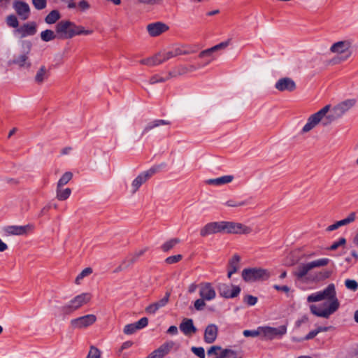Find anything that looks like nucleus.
I'll list each match as a JSON object with an SVG mask.
<instances>
[{
  "instance_id": "obj_16",
  "label": "nucleus",
  "mask_w": 358,
  "mask_h": 358,
  "mask_svg": "<svg viewBox=\"0 0 358 358\" xmlns=\"http://www.w3.org/2000/svg\"><path fill=\"white\" fill-rule=\"evenodd\" d=\"M275 88L279 92H293L296 88V84L293 79L284 77L278 79L275 83Z\"/></svg>"
},
{
  "instance_id": "obj_8",
  "label": "nucleus",
  "mask_w": 358,
  "mask_h": 358,
  "mask_svg": "<svg viewBox=\"0 0 358 358\" xmlns=\"http://www.w3.org/2000/svg\"><path fill=\"white\" fill-rule=\"evenodd\" d=\"M222 234H248L252 231V229L243 224L222 221Z\"/></svg>"
},
{
  "instance_id": "obj_20",
  "label": "nucleus",
  "mask_w": 358,
  "mask_h": 358,
  "mask_svg": "<svg viewBox=\"0 0 358 358\" xmlns=\"http://www.w3.org/2000/svg\"><path fill=\"white\" fill-rule=\"evenodd\" d=\"M146 29L150 36L156 37L167 31L169 29V27L164 22H156L148 24Z\"/></svg>"
},
{
  "instance_id": "obj_42",
  "label": "nucleus",
  "mask_w": 358,
  "mask_h": 358,
  "mask_svg": "<svg viewBox=\"0 0 358 358\" xmlns=\"http://www.w3.org/2000/svg\"><path fill=\"white\" fill-rule=\"evenodd\" d=\"M171 77H169V73L167 74V76L163 77L160 75L156 74L150 77L148 83L150 85H155L158 83H164L166 80H169Z\"/></svg>"
},
{
  "instance_id": "obj_60",
  "label": "nucleus",
  "mask_w": 358,
  "mask_h": 358,
  "mask_svg": "<svg viewBox=\"0 0 358 358\" xmlns=\"http://www.w3.org/2000/svg\"><path fill=\"white\" fill-rule=\"evenodd\" d=\"M228 45H229L228 42H222V43H220L212 48L214 50V51H217L220 49L225 48Z\"/></svg>"
},
{
  "instance_id": "obj_33",
  "label": "nucleus",
  "mask_w": 358,
  "mask_h": 358,
  "mask_svg": "<svg viewBox=\"0 0 358 358\" xmlns=\"http://www.w3.org/2000/svg\"><path fill=\"white\" fill-rule=\"evenodd\" d=\"M141 64L147 65L149 66H157L162 64L161 55L159 53L156 54L153 57L141 59L140 61Z\"/></svg>"
},
{
  "instance_id": "obj_35",
  "label": "nucleus",
  "mask_w": 358,
  "mask_h": 358,
  "mask_svg": "<svg viewBox=\"0 0 358 358\" xmlns=\"http://www.w3.org/2000/svg\"><path fill=\"white\" fill-rule=\"evenodd\" d=\"M175 343L173 341H168L160 345L156 350L163 358L165 355L169 354L171 350L173 348Z\"/></svg>"
},
{
  "instance_id": "obj_13",
  "label": "nucleus",
  "mask_w": 358,
  "mask_h": 358,
  "mask_svg": "<svg viewBox=\"0 0 358 358\" xmlns=\"http://www.w3.org/2000/svg\"><path fill=\"white\" fill-rule=\"evenodd\" d=\"M147 250L148 248H144L143 249L134 252L133 254L130 255V257L124 259L120 263V264L115 269L114 272L118 273L127 268L129 266H130L131 264L136 262L141 256L143 255Z\"/></svg>"
},
{
  "instance_id": "obj_2",
  "label": "nucleus",
  "mask_w": 358,
  "mask_h": 358,
  "mask_svg": "<svg viewBox=\"0 0 358 358\" xmlns=\"http://www.w3.org/2000/svg\"><path fill=\"white\" fill-rule=\"evenodd\" d=\"M58 38H71L76 35L91 34L92 30H85L82 26H78L69 20H62L56 25Z\"/></svg>"
},
{
  "instance_id": "obj_7",
  "label": "nucleus",
  "mask_w": 358,
  "mask_h": 358,
  "mask_svg": "<svg viewBox=\"0 0 358 358\" xmlns=\"http://www.w3.org/2000/svg\"><path fill=\"white\" fill-rule=\"evenodd\" d=\"M329 109L330 105H327L317 113L311 115L308 117L306 124L303 126L301 133H308L314 129L324 117H327V114L329 111Z\"/></svg>"
},
{
  "instance_id": "obj_48",
  "label": "nucleus",
  "mask_w": 358,
  "mask_h": 358,
  "mask_svg": "<svg viewBox=\"0 0 358 358\" xmlns=\"http://www.w3.org/2000/svg\"><path fill=\"white\" fill-rule=\"evenodd\" d=\"M6 22L8 26L16 28L18 27V20L16 17V16L13 15H8L6 19Z\"/></svg>"
},
{
  "instance_id": "obj_37",
  "label": "nucleus",
  "mask_w": 358,
  "mask_h": 358,
  "mask_svg": "<svg viewBox=\"0 0 358 358\" xmlns=\"http://www.w3.org/2000/svg\"><path fill=\"white\" fill-rule=\"evenodd\" d=\"M187 73V72L186 65H179L178 66H176L174 69H173L171 71L169 72V77H171V78L183 76Z\"/></svg>"
},
{
  "instance_id": "obj_41",
  "label": "nucleus",
  "mask_w": 358,
  "mask_h": 358,
  "mask_svg": "<svg viewBox=\"0 0 358 358\" xmlns=\"http://www.w3.org/2000/svg\"><path fill=\"white\" fill-rule=\"evenodd\" d=\"M73 178V173L71 171L65 172L57 182V186L58 187H63L66 185Z\"/></svg>"
},
{
  "instance_id": "obj_57",
  "label": "nucleus",
  "mask_w": 358,
  "mask_h": 358,
  "mask_svg": "<svg viewBox=\"0 0 358 358\" xmlns=\"http://www.w3.org/2000/svg\"><path fill=\"white\" fill-rule=\"evenodd\" d=\"M214 50L213 49V48H208V49H206L205 50H203L201 51L200 53H199V57L202 58V57H207V56H210L212 55L213 52H214Z\"/></svg>"
},
{
  "instance_id": "obj_15",
  "label": "nucleus",
  "mask_w": 358,
  "mask_h": 358,
  "mask_svg": "<svg viewBox=\"0 0 358 358\" xmlns=\"http://www.w3.org/2000/svg\"><path fill=\"white\" fill-rule=\"evenodd\" d=\"M34 229V226L32 224H28L24 226L11 225L8 226L4 229L7 235L22 236L26 235Z\"/></svg>"
},
{
  "instance_id": "obj_39",
  "label": "nucleus",
  "mask_w": 358,
  "mask_h": 358,
  "mask_svg": "<svg viewBox=\"0 0 358 358\" xmlns=\"http://www.w3.org/2000/svg\"><path fill=\"white\" fill-rule=\"evenodd\" d=\"M60 17L59 12L57 10H53L45 17V22L49 24H54Z\"/></svg>"
},
{
  "instance_id": "obj_5",
  "label": "nucleus",
  "mask_w": 358,
  "mask_h": 358,
  "mask_svg": "<svg viewBox=\"0 0 358 358\" xmlns=\"http://www.w3.org/2000/svg\"><path fill=\"white\" fill-rule=\"evenodd\" d=\"M357 103L355 99H349L344 100L333 107L331 113L327 115V119L329 120L327 122H323L324 124H327L330 122H333L338 118H341L352 108H353Z\"/></svg>"
},
{
  "instance_id": "obj_21",
  "label": "nucleus",
  "mask_w": 358,
  "mask_h": 358,
  "mask_svg": "<svg viewBox=\"0 0 358 358\" xmlns=\"http://www.w3.org/2000/svg\"><path fill=\"white\" fill-rule=\"evenodd\" d=\"M148 324V320L147 317H142L138 322L127 324L123 329L124 334L127 335H131L134 334L137 330L141 329L145 327Z\"/></svg>"
},
{
  "instance_id": "obj_28",
  "label": "nucleus",
  "mask_w": 358,
  "mask_h": 358,
  "mask_svg": "<svg viewBox=\"0 0 358 358\" xmlns=\"http://www.w3.org/2000/svg\"><path fill=\"white\" fill-rule=\"evenodd\" d=\"M234 180V176L231 175L223 176L217 178L208 179L206 183L209 185L221 186L230 183Z\"/></svg>"
},
{
  "instance_id": "obj_62",
  "label": "nucleus",
  "mask_w": 358,
  "mask_h": 358,
  "mask_svg": "<svg viewBox=\"0 0 358 358\" xmlns=\"http://www.w3.org/2000/svg\"><path fill=\"white\" fill-rule=\"evenodd\" d=\"M132 345H133L132 341H129L124 342L122 343V346L120 347V352H122L125 349L129 348L130 347L132 346Z\"/></svg>"
},
{
  "instance_id": "obj_19",
  "label": "nucleus",
  "mask_w": 358,
  "mask_h": 358,
  "mask_svg": "<svg viewBox=\"0 0 358 358\" xmlns=\"http://www.w3.org/2000/svg\"><path fill=\"white\" fill-rule=\"evenodd\" d=\"M222 234V221L207 223L200 229V236L206 237L215 234Z\"/></svg>"
},
{
  "instance_id": "obj_24",
  "label": "nucleus",
  "mask_w": 358,
  "mask_h": 358,
  "mask_svg": "<svg viewBox=\"0 0 358 358\" xmlns=\"http://www.w3.org/2000/svg\"><path fill=\"white\" fill-rule=\"evenodd\" d=\"M50 68L41 65L36 71L34 76V82L38 85L43 84L50 76Z\"/></svg>"
},
{
  "instance_id": "obj_64",
  "label": "nucleus",
  "mask_w": 358,
  "mask_h": 358,
  "mask_svg": "<svg viewBox=\"0 0 358 358\" xmlns=\"http://www.w3.org/2000/svg\"><path fill=\"white\" fill-rule=\"evenodd\" d=\"M227 358H241V357L238 356V355L237 354L236 352L229 349V353L227 355Z\"/></svg>"
},
{
  "instance_id": "obj_55",
  "label": "nucleus",
  "mask_w": 358,
  "mask_h": 358,
  "mask_svg": "<svg viewBox=\"0 0 358 358\" xmlns=\"http://www.w3.org/2000/svg\"><path fill=\"white\" fill-rule=\"evenodd\" d=\"M205 301L206 300L201 297L200 299H196L194 303L195 309L197 310H202L206 306Z\"/></svg>"
},
{
  "instance_id": "obj_58",
  "label": "nucleus",
  "mask_w": 358,
  "mask_h": 358,
  "mask_svg": "<svg viewBox=\"0 0 358 358\" xmlns=\"http://www.w3.org/2000/svg\"><path fill=\"white\" fill-rule=\"evenodd\" d=\"M274 289L278 290V291H282L284 292H289V287L287 285H283V286H280V285H275L273 286Z\"/></svg>"
},
{
  "instance_id": "obj_45",
  "label": "nucleus",
  "mask_w": 358,
  "mask_h": 358,
  "mask_svg": "<svg viewBox=\"0 0 358 358\" xmlns=\"http://www.w3.org/2000/svg\"><path fill=\"white\" fill-rule=\"evenodd\" d=\"M101 351L96 347L92 345L90 348V350L86 358H101Z\"/></svg>"
},
{
  "instance_id": "obj_26",
  "label": "nucleus",
  "mask_w": 358,
  "mask_h": 358,
  "mask_svg": "<svg viewBox=\"0 0 358 358\" xmlns=\"http://www.w3.org/2000/svg\"><path fill=\"white\" fill-rule=\"evenodd\" d=\"M355 220H356V213L355 212H352L345 218H344L341 220L337 221L334 224L329 226L327 228V231H331L336 230L342 226L348 225V224L355 222Z\"/></svg>"
},
{
  "instance_id": "obj_30",
  "label": "nucleus",
  "mask_w": 358,
  "mask_h": 358,
  "mask_svg": "<svg viewBox=\"0 0 358 358\" xmlns=\"http://www.w3.org/2000/svg\"><path fill=\"white\" fill-rule=\"evenodd\" d=\"M171 122L166 120H155L148 123L143 129V133H148L150 131L159 128L162 126H170Z\"/></svg>"
},
{
  "instance_id": "obj_53",
  "label": "nucleus",
  "mask_w": 358,
  "mask_h": 358,
  "mask_svg": "<svg viewBox=\"0 0 358 358\" xmlns=\"http://www.w3.org/2000/svg\"><path fill=\"white\" fill-rule=\"evenodd\" d=\"M32 3L36 9L42 10L46 7V0H32Z\"/></svg>"
},
{
  "instance_id": "obj_23",
  "label": "nucleus",
  "mask_w": 358,
  "mask_h": 358,
  "mask_svg": "<svg viewBox=\"0 0 358 358\" xmlns=\"http://www.w3.org/2000/svg\"><path fill=\"white\" fill-rule=\"evenodd\" d=\"M13 8L20 19L25 20L29 17L30 8L29 5L23 1H15Z\"/></svg>"
},
{
  "instance_id": "obj_38",
  "label": "nucleus",
  "mask_w": 358,
  "mask_h": 358,
  "mask_svg": "<svg viewBox=\"0 0 358 358\" xmlns=\"http://www.w3.org/2000/svg\"><path fill=\"white\" fill-rule=\"evenodd\" d=\"M180 243V240L178 238H173L162 245L161 248L164 252H168L173 249L177 244Z\"/></svg>"
},
{
  "instance_id": "obj_12",
  "label": "nucleus",
  "mask_w": 358,
  "mask_h": 358,
  "mask_svg": "<svg viewBox=\"0 0 358 358\" xmlns=\"http://www.w3.org/2000/svg\"><path fill=\"white\" fill-rule=\"evenodd\" d=\"M217 289L220 294L227 299L234 298L237 296L241 292V288L238 286L226 283L219 284L217 285Z\"/></svg>"
},
{
  "instance_id": "obj_4",
  "label": "nucleus",
  "mask_w": 358,
  "mask_h": 358,
  "mask_svg": "<svg viewBox=\"0 0 358 358\" xmlns=\"http://www.w3.org/2000/svg\"><path fill=\"white\" fill-rule=\"evenodd\" d=\"M92 299L90 293L85 292L73 297L68 303L61 307L62 313L69 315L80 308L83 306L87 304Z\"/></svg>"
},
{
  "instance_id": "obj_51",
  "label": "nucleus",
  "mask_w": 358,
  "mask_h": 358,
  "mask_svg": "<svg viewBox=\"0 0 358 358\" xmlns=\"http://www.w3.org/2000/svg\"><path fill=\"white\" fill-rule=\"evenodd\" d=\"M243 302L248 306H255L257 303V298L248 294L243 297Z\"/></svg>"
},
{
  "instance_id": "obj_27",
  "label": "nucleus",
  "mask_w": 358,
  "mask_h": 358,
  "mask_svg": "<svg viewBox=\"0 0 358 358\" xmlns=\"http://www.w3.org/2000/svg\"><path fill=\"white\" fill-rule=\"evenodd\" d=\"M180 329L186 336H191L196 332L192 319H184L180 324Z\"/></svg>"
},
{
  "instance_id": "obj_50",
  "label": "nucleus",
  "mask_w": 358,
  "mask_h": 358,
  "mask_svg": "<svg viewBox=\"0 0 358 358\" xmlns=\"http://www.w3.org/2000/svg\"><path fill=\"white\" fill-rule=\"evenodd\" d=\"M345 287L352 291H356L358 288V284L355 280L348 279L345 281Z\"/></svg>"
},
{
  "instance_id": "obj_54",
  "label": "nucleus",
  "mask_w": 358,
  "mask_h": 358,
  "mask_svg": "<svg viewBox=\"0 0 358 358\" xmlns=\"http://www.w3.org/2000/svg\"><path fill=\"white\" fill-rule=\"evenodd\" d=\"M221 350V347L218 345L211 346L207 351L208 356L215 355L216 357L218 356L219 352Z\"/></svg>"
},
{
  "instance_id": "obj_17",
  "label": "nucleus",
  "mask_w": 358,
  "mask_h": 358,
  "mask_svg": "<svg viewBox=\"0 0 358 358\" xmlns=\"http://www.w3.org/2000/svg\"><path fill=\"white\" fill-rule=\"evenodd\" d=\"M170 296L171 293L169 292H166L164 297L150 304L145 308V310L146 313L150 315L155 314L159 309L165 307L168 304Z\"/></svg>"
},
{
  "instance_id": "obj_43",
  "label": "nucleus",
  "mask_w": 358,
  "mask_h": 358,
  "mask_svg": "<svg viewBox=\"0 0 358 358\" xmlns=\"http://www.w3.org/2000/svg\"><path fill=\"white\" fill-rule=\"evenodd\" d=\"M91 273H92V268L90 267H87L85 269H83L76 277L75 280V283L76 285H80V281L85 278L88 275H90Z\"/></svg>"
},
{
  "instance_id": "obj_3",
  "label": "nucleus",
  "mask_w": 358,
  "mask_h": 358,
  "mask_svg": "<svg viewBox=\"0 0 358 358\" xmlns=\"http://www.w3.org/2000/svg\"><path fill=\"white\" fill-rule=\"evenodd\" d=\"M350 46V43L348 41H341L334 43L331 46L330 51L336 54V56L332 58L330 62L335 65L347 61L352 55Z\"/></svg>"
},
{
  "instance_id": "obj_63",
  "label": "nucleus",
  "mask_w": 358,
  "mask_h": 358,
  "mask_svg": "<svg viewBox=\"0 0 358 358\" xmlns=\"http://www.w3.org/2000/svg\"><path fill=\"white\" fill-rule=\"evenodd\" d=\"M317 332L316 331V330H313L311 331H310L306 336H305V339L306 340H310V339H313V338H315L317 335Z\"/></svg>"
},
{
  "instance_id": "obj_14",
  "label": "nucleus",
  "mask_w": 358,
  "mask_h": 358,
  "mask_svg": "<svg viewBox=\"0 0 358 358\" xmlns=\"http://www.w3.org/2000/svg\"><path fill=\"white\" fill-rule=\"evenodd\" d=\"M287 332V327L282 325L278 327H262V336L267 339H273L276 337H281Z\"/></svg>"
},
{
  "instance_id": "obj_18",
  "label": "nucleus",
  "mask_w": 358,
  "mask_h": 358,
  "mask_svg": "<svg viewBox=\"0 0 358 358\" xmlns=\"http://www.w3.org/2000/svg\"><path fill=\"white\" fill-rule=\"evenodd\" d=\"M199 296L206 301L213 300L216 297V292L210 282H201L199 285Z\"/></svg>"
},
{
  "instance_id": "obj_56",
  "label": "nucleus",
  "mask_w": 358,
  "mask_h": 358,
  "mask_svg": "<svg viewBox=\"0 0 358 358\" xmlns=\"http://www.w3.org/2000/svg\"><path fill=\"white\" fill-rule=\"evenodd\" d=\"M346 243V240L345 238H341L337 242H335L331 246H330V250H336L339 246L341 245H345Z\"/></svg>"
},
{
  "instance_id": "obj_9",
  "label": "nucleus",
  "mask_w": 358,
  "mask_h": 358,
  "mask_svg": "<svg viewBox=\"0 0 358 358\" xmlns=\"http://www.w3.org/2000/svg\"><path fill=\"white\" fill-rule=\"evenodd\" d=\"M96 321V317L94 314H88L71 320L70 324L72 328L82 329L87 328L94 324Z\"/></svg>"
},
{
  "instance_id": "obj_61",
  "label": "nucleus",
  "mask_w": 358,
  "mask_h": 358,
  "mask_svg": "<svg viewBox=\"0 0 358 358\" xmlns=\"http://www.w3.org/2000/svg\"><path fill=\"white\" fill-rule=\"evenodd\" d=\"M229 353V349H224L222 350L221 348V350L219 352L218 356L217 358H227V355Z\"/></svg>"
},
{
  "instance_id": "obj_36",
  "label": "nucleus",
  "mask_w": 358,
  "mask_h": 358,
  "mask_svg": "<svg viewBox=\"0 0 358 358\" xmlns=\"http://www.w3.org/2000/svg\"><path fill=\"white\" fill-rule=\"evenodd\" d=\"M330 262L328 258H321L312 262H307L310 271L315 268H320L326 266Z\"/></svg>"
},
{
  "instance_id": "obj_59",
  "label": "nucleus",
  "mask_w": 358,
  "mask_h": 358,
  "mask_svg": "<svg viewBox=\"0 0 358 358\" xmlns=\"http://www.w3.org/2000/svg\"><path fill=\"white\" fill-rule=\"evenodd\" d=\"M200 67L201 66L199 65V66H196L194 64L186 65L187 72V73L194 72V71H196L197 69H199Z\"/></svg>"
},
{
  "instance_id": "obj_52",
  "label": "nucleus",
  "mask_w": 358,
  "mask_h": 358,
  "mask_svg": "<svg viewBox=\"0 0 358 358\" xmlns=\"http://www.w3.org/2000/svg\"><path fill=\"white\" fill-rule=\"evenodd\" d=\"M78 7L82 12H85L91 8L90 3L87 0H80L78 3Z\"/></svg>"
},
{
  "instance_id": "obj_44",
  "label": "nucleus",
  "mask_w": 358,
  "mask_h": 358,
  "mask_svg": "<svg viewBox=\"0 0 358 358\" xmlns=\"http://www.w3.org/2000/svg\"><path fill=\"white\" fill-rule=\"evenodd\" d=\"M224 204L227 207L237 208L246 205L247 202L245 201H238L234 199H229Z\"/></svg>"
},
{
  "instance_id": "obj_1",
  "label": "nucleus",
  "mask_w": 358,
  "mask_h": 358,
  "mask_svg": "<svg viewBox=\"0 0 358 358\" xmlns=\"http://www.w3.org/2000/svg\"><path fill=\"white\" fill-rule=\"evenodd\" d=\"M322 300H327V301L320 306L311 305L310 306V312L317 317L329 318L340 306L334 284H329L324 290L313 293L307 298L308 302H317Z\"/></svg>"
},
{
  "instance_id": "obj_22",
  "label": "nucleus",
  "mask_w": 358,
  "mask_h": 358,
  "mask_svg": "<svg viewBox=\"0 0 358 358\" xmlns=\"http://www.w3.org/2000/svg\"><path fill=\"white\" fill-rule=\"evenodd\" d=\"M36 32V26L34 22H29L24 24L20 27L17 28L15 33L19 35L20 38H24L28 36H33Z\"/></svg>"
},
{
  "instance_id": "obj_47",
  "label": "nucleus",
  "mask_w": 358,
  "mask_h": 358,
  "mask_svg": "<svg viewBox=\"0 0 358 358\" xmlns=\"http://www.w3.org/2000/svg\"><path fill=\"white\" fill-rule=\"evenodd\" d=\"M182 255H173V256H170V257H168L167 258H166L165 262L167 264H173L179 262L180 260H182Z\"/></svg>"
},
{
  "instance_id": "obj_34",
  "label": "nucleus",
  "mask_w": 358,
  "mask_h": 358,
  "mask_svg": "<svg viewBox=\"0 0 358 358\" xmlns=\"http://www.w3.org/2000/svg\"><path fill=\"white\" fill-rule=\"evenodd\" d=\"M71 194V189L69 187L63 189L62 187H58L56 189V198L59 201L66 200Z\"/></svg>"
},
{
  "instance_id": "obj_25",
  "label": "nucleus",
  "mask_w": 358,
  "mask_h": 358,
  "mask_svg": "<svg viewBox=\"0 0 358 358\" xmlns=\"http://www.w3.org/2000/svg\"><path fill=\"white\" fill-rule=\"evenodd\" d=\"M218 327L214 324H208L204 331V341L207 343H213L217 338Z\"/></svg>"
},
{
  "instance_id": "obj_6",
  "label": "nucleus",
  "mask_w": 358,
  "mask_h": 358,
  "mask_svg": "<svg viewBox=\"0 0 358 358\" xmlns=\"http://www.w3.org/2000/svg\"><path fill=\"white\" fill-rule=\"evenodd\" d=\"M241 275L245 282H252L268 280L271 277V272L260 267L247 268L242 271Z\"/></svg>"
},
{
  "instance_id": "obj_11",
  "label": "nucleus",
  "mask_w": 358,
  "mask_h": 358,
  "mask_svg": "<svg viewBox=\"0 0 358 358\" xmlns=\"http://www.w3.org/2000/svg\"><path fill=\"white\" fill-rule=\"evenodd\" d=\"M22 45L26 48L27 50L23 54L16 57L13 59V63L20 67L29 69L31 66V63L29 59L28 55L31 50V43L29 41H23Z\"/></svg>"
},
{
  "instance_id": "obj_10",
  "label": "nucleus",
  "mask_w": 358,
  "mask_h": 358,
  "mask_svg": "<svg viewBox=\"0 0 358 358\" xmlns=\"http://www.w3.org/2000/svg\"><path fill=\"white\" fill-rule=\"evenodd\" d=\"M156 173V169L152 168L140 173L131 182V192L136 193L139 187Z\"/></svg>"
},
{
  "instance_id": "obj_49",
  "label": "nucleus",
  "mask_w": 358,
  "mask_h": 358,
  "mask_svg": "<svg viewBox=\"0 0 358 358\" xmlns=\"http://www.w3.org/2000/svg\"><path fill=\"white\" fill-rule=\"evenodd\" d=\"M191 351L199 358H205L204 348L202 347H192Z\"/></svg>"
},
{
  "instance_id": "obj_40",
  "label": "nucleus",
  "mask_w": 358,
  "mask_h": 358,
  "mask_svg": "<svg viewBox=\"0 0 358 358\" xmlns=\"http://www.w3.org/2000/svg\"><path fill=\"white\" fill-rule=\"evenodd\" d=\"M58 38L57 34L50 29H46L41 33V38L45 42H48Z\"/></svg>"
},
{
  "instance_id": "obj_32",
  "label": "nucleus",
  "mask_w": 358,
  "mask_h": 358,
  "mask_svg": "<svg viewBox=\"0 0 358 358\" xmlns=\"http://www.w3.org/2000/svg\"><path fill=\"white\" fill-rule=\"evenodd\" d=\"M187 52H182L180 49H175L171 51L164 52H159V55H161V60L162 64L173 57L182 55H186Z\"/></svg>"
},
{
  "instance_id": "obj_46",
  "label": "nucleus",
  "mask_w": 358,
  "mask_h": 358,
  "mask_svg": "<svg viewBox=\"0 0 358 358\" xmlns=\"http://www.w3.org/2000/svg\"><path fill=\"white\" fill-rule=\"evenodd\" d=\"M243 334L245 337H257L259 335H262V327H259L257 330H245Z\"/></svg>"
},
{
  "instance_id": "obj_29",
  "label": "nucleus",
  "mask_w": 358,
  "mask_h": 358,
  "mask_svg": "<svg viewBox=\"0 0 358 358\" xmlns=\"http://www.w3.org/2000/svg\"><path fill=\"white\" fill-rule=\"evenodd\" d=\"M241 258L238 255H234L229 261L227 276L230 278L233 273H235L240 268Z\"/></svg>"
},
{
  "instance_id": "obj_31",
  "label": "nucleus",
  "mask_w": 358,
  "mask_h": 358,
  "mask_svg": "<svg viewBox=\"0 0 358 358\" xmlns=\"http://www.w3.org/2000/svg\"><path fill=\"white\" fill-rule=\"evenodd\" d=\"M310 271V269L308 263H301L293 271V275L296 277L297 279L301 280L303 279Z\"/></svg>"
}]
</instances>
